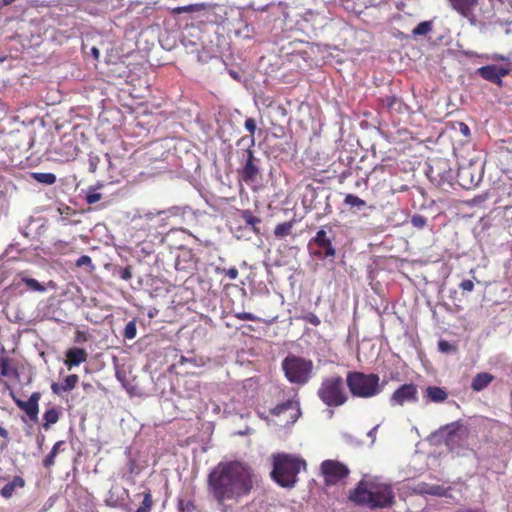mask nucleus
<instances>
[{
    "mask_svg": "<svg viewBox=\"0 0 512 512\" xmlns=\"http://www.w3.org/2000/svg\"><path fill=\"white\" fill-rule=\"evenodd\" d=\"M216 273H221V274H225L226 276L229 277V279L231 280H234L238 277V270L236 267H231L229 269H225V268H219L217 267L215 269Z\"/></svg>",
    "mask_w": 512,
    "mask_h": 512,
    "instance_id": "nucleus-43",
    "label": "nucleus"
},
{
    "mask_svg": "<svg viewBox=\"0 0 512 512\" xmlns=\"http://www.w3.org/2000/svg\"><path fill=\"white\" fill-rule=\"evenodd\" d=\"M119 277L125 281H129L132 278V267L126 266L119 270Z\"/></svg>",
    "mask_w": 512,
    "mask_h": 512,
    "instance_id": "nucleus-47",
    "label": "nucleus"
},
{
    "mask_svg": "<svg viewBox=\"0 0 512 512\" xmlns=\"http://www.w3.org/2000/svg\"><path fill=\"white\" fill-rule=\"evenodd\" d=\"M344 203L352 208H356L357 211H361L366 207V202L353 194H347L345 196Z\"/></svg>",
    "mask_w": 512,
    "mask_h": 512,
    "instance_id": "nucleus-31",
    "label": "nucleus"
},
{
    "mask_svg": "<svg viewBox=\"0 0 512 512\" xmlns=\"http://www.w3.org/2000/svg\"><path fill=\"white\" fill-rule=\"evenodd\" d=\"M55 457H56V455H54L53 453L49 452V454L43 460V465L46 468H49V467L53 466L55 464Z\"/></svg>",
    "mask_w": 512,
    "mask_h": 512,
    "instance_id": "nucleus-50",
    "label": "nucleus"
},
{
    "mask_svg": "<svg viewBox=\"0 0 512 512\" xmlns=\"http://www.w3.org/2000/svg\"><path fill=\"white\" fill-rule=\"evenodd\" d=\"M18 277L20 278L21 282L23 284H25L27 289L30 291L39 292V293H43L46 291L45 286L43 284H41L40 282H38L34 278L27 277V276L23 275L22 273L19 274Z\"/></svg>",
    "mask_w": 512,
    "mask_h": 512,
    "instance_id": "nucleus-25",
    "label": "nucleus"
},
{
    "mask_svg": "<svg viewBox=\"0 0 512 512\" xmlns=\"http://www.w3.org/2000/svg\"><path fill=\"white\" fill-rule=\"evenodd\" d=\"M165 216V210L157 211V212H147L142 218L146 221L147 227H149V223H152L153 220H161Z\"/></svg>",
    "mask_w": 512,
    "mask_h": 512,
    "instance_id": "nucleus-37",
    "label": "nucleus"
},
{
    "mask_svg": "<svg viewBox=\"0 0 512 512\" xmlns=\"http://www.w3.org/2000/svg\"><path fill=\"white\" fill-rule=\"evenodd\" d=\"M62 387H63L62 383L59 384V383L53 382L51 384V390L53 391V393L58 394V395L61 394L62 392H64L62 390Z\"/></svg>",
    "mask_w": 512,
    "mask_h": 512,
    "instance_id": "nucleus-54",
    "label": "nucleus"
},
{
    "mask_svg": "<svg viewBox=\"0 0 512 512\" xmlns=\"http://www.w3.org/2000/svg\"><path fill=\"white\" fill-rule=\"evenodd\" d=\"M25 485V481L20 476H15L13 480L9 483H7L1 490L0 494L6 499H9L12 497L14 491L16 488H22Z\"/></svg>",
    "mask_w": 512,
    "mask_h": 512,
    "instance_id": "nucleus-20",
    "label": "nucleus"
},
{
    "mask_svg": "<svg viewBox=\"0 0 512 512\" xmlns=\"http://www.w3.org/2000/svg\"><path fill=\"white\" fill-rule=\"evenodd\" d=\"M347 400L343 379L340 376L327 379L322 384V401L329 407L340 406Z\"/></svg>",
    "mask_w": 512,
    "mask_h": 512,
    "instance_id": "nucleus-7",
    "label": "nucleus"
},
{
    "mask_svg": "<svg viewBox=\"0 0 512 512\" xmlns=\"http://www.w3.org/2000/svg\"><path fill=\"white\" fill-rule=\"evenodd\" d=\"M76 266L77 267L86 266V267H88V271L89 272H92L95 269V266H94V264L92 262V259L88 255H83L80 258H78L76 260Z\"/></svg>",
    "mask_w": 512,
    "mask_h": 512,
    "instance_id": "nucleus-40",
    "label": "nucleus"
},
{
    "mask_svg": "<svg viewBox=\"0 0 512 512\" xmlns=\"http://www.w3.org/2000/svg\"><path fill=\"white\" fill-rule=\"evenodd\" d=\"M255 484V473L245 462L233 460L220 462L207 476L209 495L227 512L233 505L250 495Z\"/></svg>",
    "mask_w": 512,
    "mask_h": 512,
    "instance_id": "nucleus-1",
    "label": "nucleus"
},
{
    "mask_svg": "<svg viewBox=\"0 0 512 512\" xmlns=\"http://www.w3.org/2000/svg\"><path fill=\"white\" fill-rule=\"evenodd\" d=\"M78 382H79L78 375H76V374L68 375L64 378V380L62 382V386H63L62 390L64 392L71 391L76 387Z\"/></svg>",
    "mask_w": 512,
    "mask_h": 512,
    "instance_id": "nucleus-34",
    "label": "nucleus"
},
{
    "mask_svg": "<svg viewBox=\"0 0 512 512\" xmlns=\"http://www.w3.org/2000/svg\"><path fill=\"white\" fill-rule=\"evenodd\" d=\"M308 248L314 255H320V231L311 239Z\"/></svg>",
    "mask_w": 512,
    "mask_h": 512,
    "instance_id": "nucleus-39",
    "label": "nucleus"
},
{
    "mask_svg": "<svg viewBox=\"0 0 512 512\" xmlns=\"http://www.w3.org/2000/svg\"><path fill=\"white\" fill-rule=\"evenodd\" d=\"M272 466V480L283 488H293L299 473L306 470V461L293 454L277 453L272 455Z\"/></svg>",
    "mask_w": 512,
    "mask_h": 512,
    "instance_id": "nucleus-2",
    "label": "nucleus"
},
{
    "mask_svg": "<svg viewBox=\"0 0 512 512\" xmlns=\"http://www.w3.org/2000/svg\"><path fill=\"white\" fill-rule=\"evenodd\" d=\"M459 287L463 292H472L474 289V282L470 279H464L460 282Z\"/></svg>",
    "mask_w": 512,
    "mask_h": 512,
    "instance_id": "nucleus-46",
    "label": "nucleus"
},
{
    "mask_svg": "<svg viewBox=\"0 0 512 512\" xmlns=\"http://www.w3.org/2000/svg\"><path fill=\"white\" fill-rule=\"evenodd\" d=\"M410 222L415 228L423 229L427 224V218L420 214H415L411 217Z\"/></svg>",
    "mask_w": 512,
    "mask_h": 512,
    "instance_id": "nucleus-41",
    "label": "nucleus"
},
{
    "mask_svg": "<svg viewBox=\"0 0 512 512\" xmlns=\"http://www.w3.org/2000/svg\"><path fill=\"white\" fill-rule=\"evenodd\" d=\"M484 167L478 162H468L460 165L457 171V181L464 189H472L479 185L483 178Z\"/></svg>",
    "mask_w": 512,
    "mask_h": 512,
    "instance_id": "nucleus-8",
    "label": "nucleus"
},
{
    "mask_svg": "<svg viewBox=\"0 0 512 512\" xmlns=\"http://www.w3.org/2000/svg\"><path fill=\"white\" fill-rule=\"evenodd\" d=\"M64 444H65V442H64V441H57V442L53 445V447H52V449H51V451H50V452L57 456V454H58V453H59V451H60V447H61V446H63Z\"/></svg>",
    "mask_w": 512,
    "mask_h": 512,
    "instance_id": "nucleus-55",
    "label": "nucleus"
},
{
    "mask_svg": "<svg viewBox=\"0 0 512 512\" xmlns=\"http://www.w3.org/2000/svg\"><path fill=\"white\" fill-rule=\"evenodd\" d=\"M327 414H328V417L331 418L333 416V410L328 409Z\"/></svg>",
    "mask_w": 512,
    "mask_h": 512,
    "instance_id": "nucleus-59",
    "label": "nucleus"
},
{
    "mask_svg": "<svg viewBox=\"0 0 512 512\" xmlns=\"http://www.w3.org/2000/svg\"><path fill=\"white\" fill-rule=\"evenodd\" d=\"M60 418V412L56 408H50L46 410L43 414V428L47 431L50 426L57 423Z\"/></svg>",
    "mask_w": 512,
    "mask_h": 512,
    "instance_id": "nucleus-27",
    "label": "nucleus"
},
{
    "mask_svg": "<svg viewBox=\"0 0 512 512\" xmlns=\"http://www.w3.org/2000/svg\"><path fill=\"white\" fill-rule=\"evenodd\" d=\"M491 60L493 61H505V62H509L511 60V57L510 56H506V55H502V54H498V53H494L493 55H491L489 57Z\"/></svg>",
    "mask_w": 512,
    "mask_h": 512,
    "instance_id": "nucleus-51",
    "label": "nucleus"
},
{
    "mask_svg": "<svg viewBox=\"0 0 512 512\" xmlns=\"http://www.w3.org/2000/svg\"><path fill=\"white\" fill-rule=\"evenodd\" d=\"M418 401L417 386L413 383L403 384L396 389L390 397L392 406H403L405 403H415Z\"/></svg>",
    "mask_w": 512,
    "mask_h": 512,
    "instance_id": "nucleus-11",
    "label": "nucleus"
},
{
    "mask_svg": "<svg viewBox=\"0 0 512 512\" xmlns=\"http://www.w3.org/2000/svg\"><path fill=\"white\" fill-rule=\"evenodd\" d=\"M90 338V334L87 331L76 330L74 336V342L77 344H83Z\"/></svg>",
    "mask_w": 512,
    "mask_h": 512,
    "instance_id": "nucleus-44",
    "label": "nucleus"
},
{
    "mask_svg": "<svg viewBox=\"0 0 512 512\" xmlns=\"http://www.w3.org/2000/svg\"><path fill=\"white\" fill-rule=\"evenodd\" d=\"M438 349H439L440 352L446 353V354H449V353H452V352L456 351V347L453 344H451L448 341H446V340H440L438 342Z\"/></svg>",
    "mask_w": 512,
    "mask_h": 512,
    "instance_id": "nucleus-42",
    "label": "nucleus"
},
{
    "mask_svg": "<svg viewBox=\"0 0 512 512\" xmlns=\"http://www.w3.org/2000/svg\"><path fill=\"white\" fill-rule=\"evenodd\" d=\"M317 192L316 188L312 185H307L304 195H303V201L304 203H309V206H316L317 205Z\"/></svg>",
    "mask_w": 512,
    "mask_h": 512,
    "instance_id": "nucleus-32",
    "label": "nucleus"
},
{
    "mask_svg": "<svg viewBox=\"0 0 512 512\" xmlns=\"http://www.w3.org/2000/svg\"><path fill=\"white\" fill-rule=\"evenodd\" d=\"M322 253H324L326 257L335 256V248L331 245L330 240L326 239L324 230H322Z\"/></svg>",
    "mask_w": 512,
    "mask_h": 512,
    "instance_id": "nucleus-36",
    "label": "nucleus"
},
{
    "mask_svg": "<svg viewBox=\"0 0 512 512\" xmlns=\"http://www.w3.org/2000/svg\"><path fill=\"white\" fill-rule=\"evenodd\" d=\"M0 438L7 440L9 438V432L0 424Z\"/></svg>",
    "mask_w": 512,
    "mask_h": 512,
    "instance_id": "nucleus-56",
    "label": "nucleus"
},
{
    "mask_svg": "<svg viewBox=\"0 0 512 512\" xmlns=\"http://www.w3.org/2000/svg\"><path fill=\"white\" fill-rule=\"evenodd\" d=\"M464 53H465V55L470 56V57L474 55V52H471V51H466Z\"/></svg>",
    "mask_w": 512,
    "mask_h": 512,
    "instance_id": "nucleus-63",
    "label": "nucleus"
},
{
    "mask_svg": "<svg viewBox=\"0 0 512 512\" xmlns=\"http://www.w3.org/2000/svg\"><path fill=\"white\" fill-rule=\"evenodd\" d=\"M420 492L433 495V496H445L447 493V488L442 485L436 484H421L419 485Z\"/></svg>",
    "mask_w": 512,
    "mask_h": 512,
    "instance_id": "nucleus-26",
    "label": "nucleus"
},
{
    "mask_svg": "<svg viewBox=\"0 0 512 512\" xmlns=\"http://www.w3.org/2000/svg\"><path fill=\"white\" fill-rule=\"evenodd\" d=\"M92 51H93V54L97 57L99 54L98 50L96 48H93Z\"/></svg>",
    "mask_w": 512,
    "mask_h": 512,
    "instance_id": "nucleus-64",
    "label": "nucleus"
},
{
    "mask_svg": "<svg viewBox=\"0 0 512 512\" xmlns=\"http://www.w3.org/2000/svg\"><path fill=\"white\" fill-rule=\"evenodd\" d=\"M452 8L464 17H470L477 0H448Z\"/></svg>",
    "mask_w": 512,
    "mask_h": 512,
    "instance_id": "nucleus-16",
    "label": "nucleus"
},
{
    "mask_svg": "<svg viewBox=\"0 0 512 512\" xmlns=\"http://www.w3.org/2000/svg\"><path fill=\"white\" fill-rule=\"evenodd\" d=\"M282 369L290 382L303 384L307 382L310 377L312 362L302 357L289 354L282 362Z\"/></svg>",
    "mask_w": 512,
    "mask_h": 512,
    "instance_id": "nucleus-5",
    "label": "nucleus"
},
{
    "mask_svg": "<svg viewBox=\"0 0 512 512\" xmlns=\"http://www.w3.org/2000/svg\"><path fill=\"white\" fill-rule=\"evenodd\" d=\"M124 336L127 339H133L136 336V326L135 322H128L125 330H124Z\"/></svg>",
    "mask_w": 512,
    "mask_h": 512,
    "instance_id": "nucleus-45",
    "label": "nucleus"
},
{
    "mask_svg": "<svg viewBox=\"0 0 512 512\" xmlns=\"http://www.w3.org/2000/svg\"><path fill=\"white\" fill-rule=\"evenodd\" d=\"M188 361H189V360H188L186 357L181 356V358H180V360H179V363H180V364H184V363H186V362H188Z\"/></svg>",
    "mask_w": 512,
    "mask_h": 512,
    "instance_id": "nucleus-58",
    "label": "nucleus"
},
{
    "mask_svg": "<svg viewBox=\"0 0 512 512\" xmlns=\"http://www.w3.org/2000/svg\"><path fill=\"white\" fill-rule=\"evenodd\" d=\"M171 218V212L165 210V216L161 220H153L152 223H149V230H156L158 233H164V230L169 225V220Z\"/></svg>",
    "mask_w": 512,
    "mask_h": 512,
    "instance_id": "nucleus-29",
    "label": "nucleus"
},
{
    "mask_svg": "<svg viewBox=\"0 0 512 512\" xmlns=\"http://www.w3.org/2000/svg\"><path fill=\"white\" fill-rule=\"evenodd\" d=\"M350 473L349 468L337 460L322 461V476L325 485H337L341 483Z\"/></svg>",
    "mask_w": 512,
    "mask_h": 512,
    "instance_id": "nucleus-10",
    "label": "nucleus"
},
{
    "mask_svg": "<svg viewBox=\"0 0 512 512\" xmlns=\"http://www.w3.org/2000/svg\"><path fill=\"white\" fill-rule=\"evenodd\" d=\"M116 375L120 381H123V376H121L120 372H117Z\"/></svg>",
    "mask_w": 512,
    "mask_h": 512,
    "instance_id": "nucleus-62",
    "label": "nucleus"
},
{
    "mask_svg": "<svg viewBox=\"0 0 512 512\" xmlns=\"http://www.w3.org/2000/svg\"><path fill=\"white\" fill-rule=\"evenodd\" d=\"M45 437L44 435H41V436H38L37 440H38V444L41 446L43 441H44Z\"/></svg>",
    "mask_w": 512,
    "mask_h": 512,
    "instance_id": "nucleus-57",
    "label": "nucleus"
},
{
    "mask_svg": "<svg viewBox=\"0 0 512 512\" xmlns=\"http://www.w3.org/2000/svg\"><path fill=\"white\" fill-rule=\"evenodd\" d=\"M48 286L51 287V288H55V283L53 281H49L48 282Z\"/></svg>",
    "mask_w": 512,
    "mask_h": 512,
    "instance_id": "nucleus-60",
    "label": "nucleus"
},
{
    "mask_svg": "<svg viewBox=\"0 0 512 512\" xmlns=\"http://www.w3.org/2000/svg\"><path fill=\"white\" fill-rule=\"evenodd\" d=\"M196 259L191 251H183L178 255L175 267L177 270L193 269L196 266Z\"/></svg>",
    "mask_w": 512,
    "mask_h": 512,
    "instance_id": "nucleus-17",
    "label": "nucleus"
},
{
    "mask_svg": "<svg viewBox=\"0 0 512 512\" xmlns=\"http://www.w3.org/2000/svg\"><path fill=\"white\" fill-rule=\"evenodd\" d=\"M459 130L462 133V135L468 137L470 135V129L467 124L460 122L459 123Z\"/></svg>",
    "mask_w": 512,
    "mask_h": 512,
    "instance_id": "nucleus-52",
    "label": "nucleus"
},
{
    "mask_svg": "<svg viewBox=\"0 0 512 512\" xmlns=\"http://www.w3.org/2000/svg\"><path fill=\"white\" fill-rule=\"evenodd\" d=\"M377 374H364L362 372H350L347 375V385L350 392L357 397L370 398L379 394L383 385L379 384Z\"/></svg>",
    "mask_w": 512,
    "mask_h": 512,
    "instance_id": "nucleus-4",
    "label": "nucleus"
},
{
    "mask_svg": "<svg viewBox=\"0 0 512 512\" xmlns=\"http://www.w3.org/2000/svg\"><path fill=\"white\" fill-rule=\"evenodd\" d=\"M85 199L88 204H94L102 199V194L98 192H89Z\"/></svg>",
    "mask_w": 512,
    "mask_h": 512,
    "instance_id": "nucleus-48",
    "label": "nucleus"
},
{
    "mask_svg": "<svg viewBox=\"0 0 512 512\" xmlns=\"http://www.w3.org/2000/svg\"><path fill=\"white\" fill-rule=\"evenodd\" d=\"M140 495L143 496V500L141 505L136 509L135 512H151L154 505V501L150 489H147Z\"/></svg>",
    "mask_w": 512,
    "mask_h": 512,
    "instance_id": "nucleus-30",
    "label": "nucleus"
},
{
    "mask_svg": "<svg viewBox=\"0 0 512 512\" xmlns=\"http://www.w3.org/2000/svg\"><path fill=\"white\" fill-rule=\"evenodd\" d=\"M12 360L8 357L0 358V375L4 377H18V372L15 367L11 365Z\"/></svg>",
    "mask_w": 512,
    "mask_h": 512,
    "instance_id": "nucleus-24",
    "label": "nucleus"
},
{
    "mask_svg": "<svg viewBox=\"0 0 512 512\" xmlns=\"http://www.w3.org/2000/svg\"><path fill=\"white\" fill-rule=\"evenodd\" d=\"M243 156L246 157L244 164L237 170L238 178L246 184L258 182L261 179L259 159L254 155L252 148H247Z\"/></svg>",
    "mask_w": 512,
    "mask_h": 512,
    "instance_id": "nucleus-9",
    "label": "nucleus"
},
{
    "mask_svg": "<svg viewBox=\"0 0 512 512\" xmlns=\"http://www.w3.org/2000/svg\"><path fill=\"white\" fill-rule=\"evenodd\" d=\"M209 8V5L206 3H195V4H189L186 6H179L172 8L170 10L171 14L173 15H180L182 13H196L201 12Z\"/></svg>",
    "mask_w": 512,
    "mask_h": 512,
    "instance_id": "nucleus-21",
    "label": "nucleus"
},
{
    "mask_svg": "<svg viewBox=\"0 0 512 512\" xmlns=\"http://www.w3.org/2000/svg\"><path fill=\"white\" fill-rule=\"evenodd\" d=\"M493 380V376L489 373H478L472 380L471 388L474 391H481L485 389Z\"/></svg>",
    "mask_w": 512,
    "mask_h": 512,
    "instance_id": "nucleus-22",
    "label": "nucleus"
},
{
    "mask_svg": "<svg viewBox=\"0 0 512 512\" xmlns=\"http://www.w3.org/2000/svg\"><path fill=\"white\" fill-rule=\"evenodd\" d=\"M244 127L250 132V136H243L239 139L237 145L247 143V148H252L255 145L254 133L256 131V122L253 118H247L244 123Z\"/></svg>",
    "mask_w": 512,
    "mask_h": 512,
    "instance_id": "nucleus-19",
    "label": "nucleus"
},
{
    "mask_svg": "<svg viewBox=\"0 0 512 512\" xmlns=\"http://www.w3.org/2000/svg\"><path fill=\"white\" fill-rule=\"evenodd\" d=\"M246 320L252 321L255 320L254 317H252L250 314L246 315Z\"/></svg>",
    "mask_w": 512,
    "mask_h": 512,
    "instance_id": "nucleus-61",
    "label": "nucleus"
},
{
    "mask_svg": "<svg viewBox=\"0 0 512 512\" xmlns=\"http://www.w3.org/2000/svg\"><path fill=\"white\" fill-rule=\"evenodd\" d=\"M241 216L244 222L251 226L254 233H260L258 225L261 223V219L259 217L254 216L250 210H243Z\"/></svg>",
    "mask_w": 512,
    "mask_h": 512,
    "instance_id": "nucleus-28",
    "label": "nucleus"
},
{
    "mask_svg": "<svg viewBox=\"0 0 512 512\" xmlns=\"http://www.w3.org/2000/svg\"><path fill=\"white\" fill-rule=\"evenodd\" d=\"M432 31V22L431 21H423L420 22L412 31L413 36H423L427 35Z\"/></svg>",
    "mask_w": 512,
    "mask_h": 512,
    "instance_id": "nucleus-33",
    "label": "nucleus"
},
{
    "mask_svg": "<svg viewBox=\"0 0 512 512\" xmlns=\"http://www.w3.org/2000/svg\"><path fill=\"white\" fill-rule=\"evenodd\" d=\"M105 504L108 507H112V508L119 506V501H118V499L114 498L112 489L109 491L108 497L105 499Z\"/></svg>",
    "mask_w": 512,
    "mask_h": 512,
    "instance_id": "nucleus-49",
    "label": "nucleus"
},
{
    "mask_svg": "<svg viewBox=\"0 0 512 512\" xmlns=\"http://www.w3.org/2000/svg\"><path fill=\"white\" fill-rule=\"evenodd\" d=\"M270 413L274 416L287 415L285 423L293 424L300 415L299 404L294 400H287L284 403L276 405L270 410Z\"/></svg>",
    "mask_w": 512,
    "mask_h": 512,
    "instance_id": "nucleus-13",
    "label": "nucleus"
},
{
    "mask_svg": "<svg viewBox=\"0 0 512 512\" xmlns=\"http://www.w3.org/2000/svg\"><path fill=\"white\" fill-rule=\"evenodd\" d=\"M451 450L463 448L469 436V429L462 421H454L439 428L436 433Z\"/></svg>",
    "mask_w": 512,
    "mask_h": 512,
    "instance_id": "nucleus-6",
    "label": "nucleus"
},
{
    "mask_svg": "<svg viewBox=\"0 0 512 512\" xmlns=\"http://www.w3.org/2000/svg\"><path fill=\"white\" fill-rule=\"evenodd\" d=\"M349 499L357 505L370 509L390 507L394 501V493L388 484H372L360 481Z\"/></svg>",
    "mask_w": 512,
    "mask_h": 512,
    "instance_id": "nucleus-3",
    "label": "nucleus"
},
{
    "mask_svg": "<svg viewBox=\"0 0 512 512\" xmlns=\"http://www.w3.org/2000/svg\"><path fill=\"white\" fill-rule=\"evenodd\" d=\"M477 73L485 80L501 85L502 78L510 73V69L498 65H486L477 70Z\"/></svg>",
    "mask_w": 512,
    "mask_h": 512,
    "instance_id": "nucleus-14",
    "label": "nucleus"
},
{
    "mask_svg": "<svg viewBox=\"0 0 512 512\" xmlns=\"http://www.w3.org/2000/svg\"><path fill=\"white\" fill-rule=\"evenodd\" d=\"M178 508L182 512H193L196 510L195 503L192 499H189V500L179 499Z\"/></svg>",
    "mask_w": 512,
    "mask_h": 512,
    "instance_id": "nucleus-38",
    "label": "nucleus"
},
{
    "mask_svg": "<svg viewBox=\"0 0 512 512\" xmlns=\"http://www.w3.org/2000/svg\"><path fill=\"white\" fill-rule=\"evenodd\" d=\"M379 426H380V425H379V424H377L376 426H374V427H373L370 431H368V433H367V436H368L369 438H371V442H372V444H373V443L375 442V440H376V433H377V430H378Z\"/></svg>",
    "mask_w": 512,
    "mask_h": 512,
    "instance_id": "nucleus-53",
    "label": "nucleus"
},
{
    "mask_svg": "<svg viewBox=\"0 0 512 512\" xmlns=\"http://www.w3.org/2000/svg\"><path fill=\"white\" fill-rule=\"evenodd\" d=\"M33 178L47 185H52L57 180L56 175L53 173H33Z\"/></svg>",
    "mask_w": 512,
    "mask_h": 512,
    "instance_id": "nucleus-35",
    "label": "nucleus"
},
{
    "mask_svg": "<svg viewBox=\"0 0 512 512\" xmlns=\"http://www.w3.org/2000/svg\"><path fill=\"white\" fill-rule=\"evenodd\" d=\"M65 360L64 364L71 369L73 367L79 366L81 363H84L88 359V353L85 349L80 347H71L67 349L65 352Z\"/></svg>",
    "mask_w": 512,
    "mask_h": 512,
    "instance_id": "nucleus-15",
    "label": "nucleus"
},
{
    "mask_svg": "<svg viewBox=\"0 0 512 512\" xmlns=\"http://www.w3.org/2000/svg\"><path fill=\"white\" fill-rule=\"evenodd\" d=\"M425 397L434 403H442L448 398V393L442 387L428 386L425 390Z\"/></svg>",
    "mask_w": 512,
    "mask_h": 512,
    "instance_id": "nucleus-18",
    "label": "nucleus"
},
{
    "mask_svg": "<svg viewBox=\"0 0 512 512\" xmlns=\"http://www.w3.org/2000/svg\"><path fill=\"white\" fill-rule=\"evenodd\" d=\"M294 223V220H290L278 224L274 229V236L279 240L284 239L287 236H290L292 234Z\"/></svg>",
    "mask_w": 512,
    "mask_h": 512,
    "instance_id": "nucleus-23",
    "label": "nucleus"
},
{
    "mask_svg": "<svg viewBox=\"0 0 512 512\" xmlns=\"http://www.w3.org/2000/svg\"><path fill=\"white\" fill-rule=\"evenodd\" d=\"M9 394L13 401L15 402V404L17 405V407L24 411L32 421L38 420L39 401L41 399L40 392H33L27 401H23L17 398L13 390H10Z\"/></svg>",
    "mask_w": 512,
    "mask_h": 512,
    "instance_id": "nucleus-12",
    "label": "nucleus"
}]
</instances>
